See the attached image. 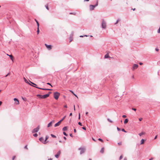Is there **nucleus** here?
Instances as JSON below:
<instances>
[{
    "label": "nucleus",
    "instance_id": "nucleus-63",
    "mask_svg": "<svg viewBox=\"0 0 160 160\" xmlns=\"http://www.w3.org/2000/svg\"><path fill=\"white\" fill-rule=\"evenodd\" d=\"M123 160H127V158H125Z\"/></svg>",
    "mask_w": 160,
    "mask_h": 160
},
{
    "label": "nucleus",
    "instance_id": "nucleus-18",
    "mask_svg": "<svg viewBox=\"0 0 160 160\" xmlns=\"http://www.w3.org/2000/svg\"><path fill=\"white\" fill-rule=\"evenodd\" d=\"M104 148L103 147L102 148L100 151V152L102 153H103L104 152Z\"/></svg>",
    "mask_w": 160,
    "mask_h": 160
},
{
    "label": "nucleus",
    "instance_id": "nucleus-27",
    "mask_svg": "<svg viewBox=\"0 0 160 160\" xmlns=\"http://www.w3.org/2000/svg\"><path fill=\"white\" fill-rule=\"evenodd\" d=\"M36 23L37 25V28H39V23L38 21H36Z\"/></svg>",
    "mask_w": 160,
    "mask_h": 160
},
{
    "label": "nucleus",
    "instance_id": "nucleus-31",
    "mask_svg": "<svg viewBox=\"0 0 160 160\" xmlns=\"http://www.w3.org/2000/svg\"><path fill=\"white\" fill-rule=\"evenodd\" d=\"M33 136L35 137H37L38 136V134L37 133H35L33 134Z\"/></svg>",
    "mask_w": 160,
    "mask_h": 160
},
{
    "label": "nucleus",
    "instance_id": "nucleus-59",
    "mask_svg": "<svg viewBox=\"0 0 160 160\" xmlns=\"http://www.w3.org/2000/svg\"><path fill=\"white\" fill-rule=\"evenodd\" d=\"M72 113H70V114H69V116H72Z\"/></svg>",
    "mask_w": 160,
    "mask_h": 160
},
{
    "label": "nucleus",
    "instance_id": "nucleus-36",
    "mask_svg": "<svg viewBox=\"0 0 160 160\" xmlns=\"http://www.w3.org/2000/svg\"><path fill=\"white\" fill-rule=\"evenodd\" d=\"M29 81L31 83H32V84H33V85H35V86H37V85H36V84H35V83H33V82H32L30 81Z\"/></svg>",
    "mask_w": 160,
    "mask_h": 160
},
{
    "label": "nucleus",
    "instance_id": "nucleus-12",
    "mask_svg": "<svg viewBox=\"0 0 160 160\" xmlns=\"http://www.w3.org/2000/svg\"><path fill=\"white\" fill-rule=\"evenodd\" d=\"M14 101L15 102V103L16 104H19V102L18 100L16 98H14Z\"/></svg>",
    "mask_w": 160,
    "mask_h": 160
},
{
    "label": "nucleus",
    "instance_id": "nucleus-55",
    "mask_svg": "<svg viewBox=\"0 0 160 160\" xmlns=\"http://www.w3.org/2000/svg\"><path fill=\"white\" fill-rule=\"evenodd\" d=\"M52 93V92H48V93L47 94H49V95H50V94L51 93Z\"/></svg>",
    "mask_w": 160,
    "mask_h": 160
},
{
    "label": "nucleus",
    "instance_id": "nucleus-7",
    "mask_svg": "<svg viewBox=\"0 0 160 160\" xmlns=\"http://www.w3.org/2000/svg\"><path fill=\"white\" fill-rule=\"evenodd\" d=\"M39 141L43 144H46L47 142H45V141H44V138L43 137H41L39 138Z\"/></svg>",
    "mask_w": 160,
    "mask_h": 160
},
{
    "label": "nucleus",
    "instance_id": "nucleus-37",
    "mask_svg": "<svg viewBox=\"0 0 160 160\" xmlns=\"http://www.w3.org/2000/svg\"><path fill=\"white\" fill-rule=\"evenodd\" d=\"M107 120L109 122H112V120H110L109 118H108Z\"/></svg>",
    "mask_w": 160,
    "mask_h": 160
},
{
    "label": "nucleus",
    "instance_id": "nucleus-52",
    "mask_svg": "<svg viewBox=\"0 0 160 160\" xmlns=\"http://www.w3.org/2000/svg\"><path fill=\"white\" fill-rule=\"evenodd\" d=\"M70 135V137H72L73 136H72V133H70V135Z\"/></svg>",
    "mask_w": 160,
    "mask_h": 160
},
{
    "label": "nucleus",
    "instance_id": "nucleus-35",
    "mask_svg": "<svg viewBox=\"0 0 160 160\" xmlns=\"http://www.w3.org/2000/svg\"><path fill=\"white\" fill-rule=\"evenodd\" d=\"M63 134L65 135V136H67L68 135L67 134V133L64 132H63Z\"/></svg>",
    "mask_w": 160,
    "mask_h": 160
},
{
    "label": "nucleus",
    "instance_id": "nucleus-3",
    "mask_svg": "<svg viewBox=\"0 0 160 160\" xmlns=\"http://www.w3.org/2000/svg\"><path fill=\"white\" fill-rule=\"evenodd\" d=\"M98 5V1H97V2L95 5H90V10L91 11L93 10L94 8Z\"/></svg>",
    "mask_w": 160,
    "mask_h": 160
},
{
    "label": "nucleus",
    "instance_id": "nucleus-11",
    "mask_svg": "<svg viewBox=\"0 0 160 160\" xmlns=\"http://www.w3.org/2000/svg\"><path fill=\"white\" fill-rule=\"evenodd\" d=\"M49 96V94H46L42 95V99H45Z\"/></svg>",
    "mask_w": 160,
    "mask_h": 160
},
{
    "label": "nucleus",
    "instance_id": "nucleus-32",
    "mask_svg": "<svg viewBox=\"0 0 160 160\" xmlns=\"http://www.w3.org/2000/svg\"><path fill=\"white\" fill-rule=\"evenodd\" d=\"M98 140L99 141H100L101 142H103V140H102V139H101V138H98Z\"/></svg>",
    "mask_w": 160,
    "mask_h": 160
},
{
    "label": "nucleus",
    "instance_id": "nucleus-33",
    "mask_svg": "<svg viewBox=\"0 0 160 160\" xmlns=\"http://www.w3.org/2000/svg\"><path fill=\"white\" fill-rule=\"evenodd\" d=\"M121 130L122 131V132H127L125 130V129L124 128H122Z\"/></svg>",
    "mask_w": 160,
    "mask_h": 160
},
{
    "label": "nucleus",
    "instance_id": "nucleus-15",
    "mask_svg": "<svg viewBox=\"0 0 160 160\" xmlns=\"http://www.w3.org/2000/svg\"><path fill=\"white\" fill-rule=\"evenodd\" d=\"M37 96L40 98H42V95L40 94H37Z\"/></svg>",
    "mask_w": 160,
    "mask_h": 160
},
{
    "label": "nucleus",
    "instance_id": "nucleus-21",
    "mask_svg": "<svg viewBox=\"0 0 160 160\" xmlns=\"http://www.w3.org/2000/svg\"><path fill=\"white\" fill-rule=\"evenodd\" d=\"M52 122H50L48 125V127H50V126H51L52 125Z\"/></svg>",
    "mask_w": 160,
    "mask_h": 160
},
{
    "label": "nucleus",
    "instance_id": "nucleus-2",
    "mask_svg": "<svg viewBox=\"0 0 160 160\" xmlns=\"http://www.w3.org/2000/svg\"><path fill=\"white\" fill-rule=\"evenodd\" d=\"M60 95V93L58 92H54L53 94V97L55 99L57 100L58 99Z\"/></svg>",
    "mask_w": 160,
    "mask_h": 160
},
{
    "label": "nucleus",
    "instance_id": "nucleus-5",
    "mask_svg": "<svg viewBox=\"0 0 160 160\" xmlns=\"http://www.w3.org/2000/svg\"><path fill=\"white\" fill-rule=\"evenodd\" d=\"M78 150H80V154H82L84 153L85 151V148H78Z\"/></svg>",
    "mask_w": 160,
    "mask_h": 160
},
{
    "label": "nucleus",
    "instance_id": "nucleus-57",
    "mask_svg": "<svg viewBox=\"0 0 160 160\" xmlns=\"http://www.w3.org/2000/svg\"><path fill=\"white\" fill-rule=\"evenodd\" d=\"M63 138H64V139H65V140H66V139H67V138H66V137H63Z\"/></svg>",
    "mask_w": 160,
    "mask_h": 160
},
{
    "label": "nucleus",
    "instance_id": "nucleus-25",
    "mask_svg": "<svg viewBox=\"0 0 160 160\" xmlns=\"http://www.w3.org/2000/svg\"><path fill=\"white\" fill-rule=\"evenodd\" d=\"M72 41V37H70V38H69V42H71V41Z\"/></svg>",
    "mask_w": 160,
    "mask_h": 160
},
{
    "label": "nucleus",
    "instance_id": "nucleus-60",
    "mask_svg": "<svg viewBox=\"0 0 160 160\" xmlns=\"http://www.w3.org/2000/svg\"><path fill=\"white\" fill-rule=\"evenodd\" d=\"M92 140H93V141H96L93 138H92Z\"/></svg>",
    "mask_w": 160,
    "mask_h": 160
},
{
    "label": "nucleus",
    "instance_id": "nucleus-49",
    "mask_svg": "<svg viewBox=\"0 0 160 160\" xmlns=\"http://www.w3.org/2000/svg\"><path fill=\"white\" fill-rule=\"evenodd\" d=\"M142 119V118H139V120L140 121H141Z\"/></svg>",
    "mask_w": 160,
    "mask_h": 160
},
{
    "label": "nucleus",
    "instance_id": "nucleus-20",
    "mask_svg": "<svg viewBox=\"0 0 160 160\" xmlns=\"http://www.w3.org/2000/svg\"><path fill=\"white\" fill-rule=\"evenodd\" d=\"M144 141L145 140L142 139L141 140L140 144H143L144 143Z\"/></svg>",
    "mask_w": 160,
    "mask_h": 160
},
{
    "label": "nucleus",
    "instance_id": "nucleus-30",
    "mask_svg": "<svg viewBox=\"0 0 160 160\" xmlns=\"http://www.w3.org/2000/svg\"><path fill=\"white\" fill-rule=\"evenodd\" d=\"M39 33V28H37V33L38 34Z\"/></svg>",
    "mask_w": 160,
    "mask_h": 160
},
{
    "label": "nucleus",
    "instance_id": "nucleus-42",
    "mask_svg": "<svg viewBox=\"0 0 160 160\" xmlns=\"http://www.w3.org/2000/svg\"><path fill=\"white\" fill-rule=\"evenodd\" d=\"M132 109L133 110L135 111H136V108H132Z\"/></svg>",
    "mask_w": 160,
    "mask_h": 160
},
{
    "label": "nucleus",
    "instance_id": "nucleus-28",
    "mask_svg": "<svg viewBox=\"0 0 160 160\" xmlns=\"http://www.w3.org/2000/svg\"><path fill=\"white\" fill-rule=\"evenodd\" d=\"M45 7L48 10H49V8H48V4H47V5H45Z\"/></svg>",
    "mask_w": 160,
    "mask_h": 160
},
{
    "label": "nucleus",
    "instance_id": "nucleus-43",
    "mask_svg": "<svg viewBox=\"0 0 160 160\" xmlns=\"http://www.w3.org/2000/svg\"><path fill=\"white\" fill-rule=\"evenodd\" d=\"M127 117V116L126 115H123L122 116V117L123 118H125Z\"/></svg>",
    "mask_w": 160,
    "mask_h": 160
},
{
    "label": "nucleus",
    "instance_id": "nucleus-9",
    "mask_svg": "<svg viewBox=\"0 0 160 160\" xmlns=\"http://www.w3.org/2000/svg\"><path fill=\"white\" fill-rule=\"evenodd\" d=\"M138 67V65L135 64L133 65V67L132 68V70H134V69H137Z\"/></svg>",
    "mask_w": 160,
    "mask_h": 160
},
{
    "label": "nucleus",
    "instance_id": "nucleus-17",
    "mask_svg": "<svg viewBox=\"0 0 160 160\" xmlns=\"http://www.w3.org/2000/svg\"><path fill=\"white\" fill-rule=\"evenodd\" d=\"M128 121V120L127 118H126L125 119L124 121V123L125 124H126Z\"/></svg>",
    "mask_w": 160,
    "mask_h": 160
},
{
    "label": "nucleus",
    "instance_id": "nucleus-62",
    "mask_svg": "<svg viewBox=\"0 0 160 160\" xmlns=\"http://www.w3.org/2000/svg\"><path fill=\"white\" fill-rule=\"evenodd\" d=\"M139 64H140V65H142V62H140V63H139Z\"/></svg>",
    "mask_w": 160,
    "mask_h": 160
},
{
    "label": "nucleus",
    "instance_id": "nucleus-64",
    "mask_svg": "<svg viewBox=\"0 0 160 160\" xmlns=\"http://www.w3.org/2000/svg\"><path fill=\"white\" fill-rule=\"evenodd\" d=\"M48 160H52V158H49L48 159Z\"/></svg>",
    "mask_w": 160,
    "mask_h": 160
},
{
    "label": "nucleus",
    "instance_id": "nucleus-22",
    "mask_svg": "<svg viewBox=\"0 0 160 160\" xmlns=\"http://www.w3.org/2000/svg\"><path fill=\"white\" fill-rule=\"evenodd\" d=\"M48 138V136H46L45 137V139L44 141H45V142H47V143L48 142V141H46L47 140Z\"/></svg>",
    "mask_w": 160,
    "mask_h": 160
},
{
    "label": "nucleus",
    "instance_id": "nucleus-26",
    "mask_svg": "<svg viewBox=\"0 0 160 160\" xmlns=\"http://www.w3.org/2000/svg\"><path fill=\"white\" fill-rule=\"evenodd\" d=\"M51 136H52V138H56V137L55 135L52 134H51Z\"/></svg>",
    "mask_w": 160,
    "mask_h": 160
},
{
    "label": "nucleus",
    "instance_id": "nucleus-45",
    "mask_svg": "<svg viewBox=\"0 0 160 160\" xmlns=\"http://www.w3.org/2000/svg\"><path fill=\"white\" fill-rule=\"evenodd\" d=\"M118 21L119 20H117L116 22L115 23V24H117L118 22Z\"/></svg>",
    "mask_w": 160,
    "mask_h": 160
},
{
    "label": "nucleus",
    "instance_id": "nucleus-53",
    "mask_svg": "<svg viewBox=\"0 0 160 160\" xmlns=\"http://www.w3.org/2000/svg\"><path fill=\"white\" fill-rule=\"evenodd\" d=\"M74 132H75V133L76 132V129H74Z\"/></svg>",
    "mask_w": 160,
    "mask_h": 160
},
{
    "label": "nucleus",
    "instance_id": "nucleus-13",
    "mask_svg": "<svg viewBox=\"0 0 160 160\" xmlns=\"http://www.w3.org/2000/svg\"><path fill=\"white\" fill-rule=\"evenodd\" d=\"M61 121H58V122H57V123H56L55 125H54V127H56L57 126H58L60 124V123H61Z\"/></svg>",
    "mask_w": 160,
    "mask_h": 160
},
{
    "label": "nucleus",
    "instance_id": "nucleus-1",
    "mask_svg": "<svg viewBox=\"0 0 160 160\" xmlns=\"http://www.w3.org/2000/svg\"><path fill=\"white\" fill-rule=\"evenodd\" d=\"M23 79H24V81L25 82H26L29 85H30L31 86H32L34 87H36V88H38V89H41V90H48V91H51V90H52V89H51L42 88L37 87H36V86H32L28 82V81L26 79V78H25L24 77Z\"/></svg>",
    "mask_w": 160,
    "mask_h": 160
},
{
    "label": "nucleus",
    "instance_id": "nucleus-10",
    "mask_svg": "<svg viewBox=\"0 0 160 160\" xmlns=\"http://www.w3.org/2000/svg\"><path fill=\"white\" fill-rule=\"evenodd\" d=\"M45 45L46 46L47 48L49 50H51L52 48V46L51 45H48L45 44Z\"/></svg>",
    "mask_w": 160,
    "mask_h": 160
},
{
    "label": "nucleus",
    "instance_id": "nucleus-14",
    "mask_svg": "<svg viewBox=\"0 0 160 160\" xmlns=\"http://www.w3.org/2000/svg\"><path fill=\"white\" fill-rule=\"evenodd\" d=\"M145 134V132H142L141 133H139L138 134V135H139V136H141L143 135H144Z\"/></svg>",
    "mask_w": 160,
    "mask_h": 160
},
{
    "label": "nucleus",
    "instance_id": "nucleus-6",
    "mask_svg": "<svg viewBox=\"0 0 160 160\" xmlns=\"http://www.w3.org/2000/svg\"><path fill=\"white\" fill-rule=\"evenodd\" d=\"M39 129V127L38 126L36 128H34L32 131V133H34L35 132H38Z\"/></svg>",
    "mask_w": 160,
    "mask_h": 160
},
{
    "label": "nucleus",
    "instance_id": "nucleus-19",
    "mask_svg": "<svg viewBox=\"0 0 160 160\" xmlns=\"http://www.w3.org/2000/svg\"><path fill=\"white\" fill-rule=\"evenodd\" d=\"M109 57V55H108V53L107 54H106L105 55V56H104V58H108Z\"/></svg>",
    "mask_w": 160,
    "mask_h": 160
},
{
    "label": "nucleus",
    "instance_id": "nucleus-8",
    "mask_svg": "<svg viewBox=\"0 0 160 160\" xmlns=\"http://www.w3.org/2000/svg\"><path fill=\"white\" fill-rule=\"evenodd\" d=\"M61 153L60 150L57 153V154L55 155V157L57 158H58Z\"/></svg>",
    "mask_w": 160,
    "mask_h": 160
},
{
    "label": "nucleus",
    "instance_id": "nucleus-56",
    "mask_svg": "<svg viewBox=\"0 0 160 160\" xmlns=\"http://www.w3.org/2000/svg\"><path fill=\"white\" fill-rule=\"evenodd\" d=\"M118 144L119 145H120L121 144V142H119L118 143Z\"/></svg>",
    "mask_w": 160,
    "mask_h": 160
},
{
    "label": "nucleus",
    "instance_id": "nucleus-61",
    "mask_svg": "<svg viewBox=\"0 0 160 160\" xmlns=\"http://www.w3.org/2000/svg\"><path fill=\"white\" fill-rule=\"evenodd\" d=\"M64 108H67V106L66 105H65L64 106Z\"/></svg>",
    "mask_w": 160,
    "mask_h": 160
},
{
    "label": "nucleus",
    "instance_id": "nucleus-38",
    "mask_svg": "<svg viewBox=\"0 0 160 160\" xmlns=\"http://www.w3.org/2000/svg\"><path fill=\"white\" fill-rule=\"evenodd\" d=\"M158 33H160V27H159V29L158 30Z\"/></svg>",
    "mask_w": 160,
    "mask_h": 160
},
{
    "label": "nucleus",
    "instance_id": "nucleus-41",
    "mask_svg": "<svg viewBox=\"0 0 160 160\" xmlns=\"http://www.w3.org/2000/svg\"><path fill=\"white\" fill-rule=\"evenodd\" d=\"M122 155H121L119 157V160H121V159H122Z\"/></svg>",
    "mask_w": 160,
    "mask_h": 160
},
{
    "label": "nucleus",
    "instance_id": "nucleus-16",
    "mask_svg": "<svg viewBox=\"0 0 160 160\" xmlns=\"http://www.w3.org/2000/svg\"><path fill=\"white\" fill-rule=\"evenodd\" d=\"M67 129H68L67 127L66 126V127H64L62 128V130L63 131H67Z\"/></svg>",
    "mask_w": 160,
    "mask_h": 160
},
{
    "label": "nucleus",
    "instance_id": "nucleus-34",
    "mask_svg": "<svg viewBox=\"0 0 160 160\" xmlns=\"http://www.w3.org/2000/svg\"><path fill=\"white\" fill-rule=\"evenodd\" d=\"M78 124L80 126H82V123L80 122H78Z\"/></svg>",
    "mask_w": 160,
    "mask_h": 160
},
{
    "label": "nucleus",
    "instance_id": "nucleus-58",
    "mask_svg": "<svg viewBox=\"0 0 160 160\" xmlns=\"http://www.w3.org/2000/svg\"><path fill=\"white\" fill-rule=\"evenodd\" d=\"M153 159V158H152L149 159V160H152Z\"/></svg>",
    "mask_w": 160,
    "mask_h": 160
},
{
    "label": "nucleus",
    "instance_id": "nucleus-29",
    "mask_svg": "<svg viewBox=\"0 0 160 160\" xmlns=\"http://www.w3.org/2000/svg\"><path fill=\"white\" fill-rule=\"evenodd\" d=\"M66 116H64V117L62 118V119H61V120H60V121H61V122H62V121H63V120L65 118H66Z\"/></svg>",
    "mask_w": 160,
    "mask_h": 160
},
{
    "label": "nucleus",
    "instance_id": "nucleus-47",
    "mask_svg": "<svg viewBox=\"0 0 160 160\" xmlns=\"http://www.w3.org/2000/svg\"><path fill=\"white\" fill-rule=\"evenodd\" d=\"M24 148L26 149H28V148H27V145H26L25 147H24Z\"/></svg>",
    "mask_w": 160,
    "mask_h": 160
},
{
    "label": "nucleus",
    "instance_id": "nucleus-46",
    "mask_svg": "<svg viewBox=\"0 0 160 160\" xmlns=\"http://www.w3.org/2000/svg\"><path fill=\"white\" fill-rule=\"evenodd\" d=\"M117 129L118 131H119L120 130V129L119 128H118V127H117Z\"/></svg>",
    "mask_w": 160,
    "mask_h": 160
},
{
    "label": "nucleus",
    "instance_id": "nucleus-54",
    "mask_svg": "<svg viewBox=\"0 0 160 160\" xmlns=\"http://www.w3.org/2000/svg\"><path fill=\"white\" fill-rule=\"evenodd\" d=\"M157 135H156V136H155V138H154V139H156L157 138Z\"/></svg>",
    "mask_w": 160,
    "mask_h": 160
},
{
    "label": "nucleus",
    "instance_id": "nucleus-23",
    "mask_svg": "<svg viewBox=\"0 0 160 160\" xmlns=\"http://www.w3.org/2000/svg\"><path fill=\"white\" fill-rule=\"evenodd\" d=\"M77 13L76 12H70L69 13L70 14H72L74 15H76V14Z\"/></svg>",
    "mask_w": 160,
    "mask_h": 160
},
{
    "label": "nucleus",
    "instance_id": "nucleus-51",
    "mask_svg": "<svg viewBox=\"0 0 160 160\" xmlns=\"http://www.w3.org/2000/svg\"><path fill=\"white\" fill-rule=\"evenodd\" d=\"M155 50L157 51H159V49L158 48H156L155 49Z\"/></svg>",
    "mask_w": 160,
    "mask_h": 160
},
{
    "label": "nucleus",
    "instance_id": "nucleus-40",
    "mask_svg": "<svg viewBox=\"0 0 160 160\" xmlns=\"http://www.w3.org/2000/svg\"><path fill=\"white\" fill-rule=\"evenodd\" d=\"M47 84L48 85L51 86V87H52V86L51 85V84L50 83L48 82Z\"/></svg>",
    "mask_w": 160,
    "mask_h": 160
},
{
    "label": "nucleus",
    "instance_id": "nucleus-48",
    "mask_svg": "<svg viewBox=\"0 0 160 160\" xmlns=\"http://www.w3.org/2000/svg\"><path fill=\"white\" fill-rule=\"evenodd\" d=\"M10 74V73H8L5 76V77H7V76H8V75H9Z\"/></svg>",
    "mask_w": 160,
    "mask_h": 160
},
{
    "label": "nucleus",
    "instance_id": "nucleus-50",
    "mask_svg": "<svg viewBox=\"0 0 160 160\" xmlns=\"http://www.w3.org/2000/svg\"><path fill=\"white\" fill-rule=\"evenodd\" d=\"M71 91L74 94V95L76 97H78L75 94H74L73 92L72 91Z\"/></svg>",
    "mask_w": 160,
    "mask_h": 160
},
{
    "label": "nucleus",
    "instance_id": "nucleus-44",
    "mask_svg": "<svg viewBox=\"0 0 160 160\" xmlns=\"http://www.w3.org/2000/svg\"><path fill=\"white\" fill-rule=\"evenodd\" d=\"M15 156H13L12 158V160H13V159H14L15 158Z\"/></svg>",
    "mask_w": 160,
    "mask_h": 160
},
{
    "label": "nucleus",
    "instance_id": "nucleus-39",
    "mask_svg": "<svg viewBox=\"0 0 160 160\" xmlns=\"http://www.w3.org/2000/svg\"><path fill=\"white\" fill-rule=\"evenodd\" d=\"M82 128L83 129L85 130H86V128L85 127H82Z\"/></svg>",
    "mask_w": 160,
    "mask_h": 160
},
{
    "label": "nucleus",
    "instance_id": "nucleus-24",
    "mask_svg": "<svg viewBox=\"0 0 160 160\" xmlns=\"http://www.w3.org/2000/svg\"><path fill=\"white\" fill-rule=\"evenodd\" d=\"M9 56L10 58V59H11L12 60V59H13V56L12 55H9Z\"/></svg>",
    "mask_w": 160,
    "mask_h": 160
},
{
    "label": "nucleus",
    "instance_id": "nucleus-4",
    "mask_svg": "<svg viewBox=\"0 0 160 160\" xmlns=\"http://www.w3.org/2000/svg\"><path fill=\"white\" fill-rule=\"evenodd\" d=\"M102 28L103 29H105L106 28V22L104 19H102Z\"/></svg>",
    "mask_w": 160,
    "mask_h": 160
}]
</instances>
